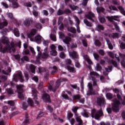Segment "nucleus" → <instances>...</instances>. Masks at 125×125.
I'll return each mask as SVG.
<instances>
[{
    "mask_svg": "<svg viewBox=\"0 0 125 125\" xmlns=\"http://www.w3.org/2000/svg\"><path fill=\"white\" fill-rule=\"evenodd\" d=\"M66 81V79L63 78H61V79L58 80L56 83V86L55 87H53L52 85H50L48 86V89L49 90H51L52 91H53V92H55V91H56V89L60 86V83H62V82H65Z\"/></svg>",
    "mask_w": 125,
    "mask_h": 125,
    "instance_id": "5",
    "label": "nucleus"
},
{
    "mask_svg": "<svg viewBox=\"0 0 125 125\" xmlns=\"http://www.w3.org/2000/svg\"><path fill=\"white\" fill-rule=\"evenodd\" d=\"M119 57L120 58H122V60L121 61V65H123L124 68H125V55L124 54H122L119 53Z\"/></svg>",
    "mask_w": 125,
    "mask_h": 125,
    "instance_id": "18",
    "label": "nucleus"
},
{
    "mask_svg": "<svg viewBox=\"0 0 125 125\" xmlns=\"http://www.w3.org/2000/svg\"><path fill=\"white\" fill-rule=\"evenodd\" d=\"M57 15L60 16L62 15V14H64V10H62L59 9L58 12H57Z\"/></svg>",
    "mask_w": 125,
    "mask_h": 125,
    "instance_id": "56",
    "label": "nucleus"
},
{
    "mask_svg": "<svg viewBox=\"0 0 125 125\" xmlns=\"http://www.w3.org/2000/svg\"><path fill=\"white\" fill-rule=\"evenodd\" d=\"M109 9H110V10H115V11L118 10V9L117 8V7L112 5L109 6Z\"/></svg>",
    "mask_w": 125,
    "mask_h": 125,
    "instance_id": "61",
    "label": "nucleus"
},
{
    "mask_svg": "<svg viewBox=\"0 0 125 125\" xmlns=\"http://www.w3.org/2000/svg\"><path fill=\"white\" fill-rule=\"evenodd\" d=\"M94 44L96 46L100 47L101 46V42L98 40H95L94 41Z\"/></svg>",
    "mask_w": 125,
    "mask_h": 125,
    "instance_id": "38",
    "label": "nucleus"
},
{
    "mask_svg": "<svg viewBox=\"0 0 125 125\" xmlns=\"http://www.w3.org/2000/svg\"><path fill=\"white\" fill-rule=\"evenodd\" d=\"M24 61H29V58L27 56H24L23 58H21V60H20V62L21 63H24Z\"/></svg>",
    "mask_w": 125,
    "mask_h": 125,
    "instance_id": "37",
    "label": "nucleus"
},
{
    "mask_svg": "<svg viewBox=\"0 0 125 125\" xmlns=\"http://www.w3.org/2000/svg\"><path fill=\"white\" fill-rule=\"evenodd\" d=\"M51 69V71L50 72L51 75H55L57 72H58V69L56 66H53V67H50Z\"/></svg>",
    "mask_w": 125,
    "mask_h": 125,
    "instance_id": "19",
    "label": "nucleus"
},
{
    "mask_svg": "<svg viewBox=\"0 0 125 125\" xmlns=\"http://www.w3.org/2000/svg\"><path fill=\"white\" fill-rule=\"evenodd\" d=\"M119 16H111L108 18L109 21L110 22H113L114 20L116 21L117 18H119Z\"/></svg>",
    "mask_w": 125,
    "mask_h": 125,
    "instance_id": "30",
    "label": "nucleus"
},
{
    "mask_svg": "<svg viewBox=\"0 0 125 125\" xmlns=\"http://www.w3.org/2000/svg\"><path fill=\"white\" fill-rule=\"evenodd\" d=\"M113 92L114 93L117 94V100L119 101H123V99L122 98V96L121 95H123L122 93V90L118 89V88H114L113 89Z\"/></svg>",
    "mask_w": 125,
    "mask_h": 125,
    "instance_id": "9",
    "label": "nucleus"
},
{
    "mask_svg": "<svg viewBox=\"0 0 125 125\" xmlns=\"http://www.w3.org/2000/svg\"><path fill=\"white\" fill-rule=\"evenodd\" d=\"M96 10L98 13H101V12H104V11H105V9L103 7H98L96 8Z\"/></svg>",
    "mask_w": 125,
    "mask_h": 125,
    "instance_id": "31",
    "label": "nucleus"
},
{
    "mask_svg": "<svg viewBox=\"0 0 125 125\" xmlns=\"http://www.w3.org/2000/svg\"><path fill=\"white\" fill-rule=\"evenodd\" d=\"M13 33L16 37H19L20 36V33L17 28L14 29Z\"/></svg>",
    "mask_w": 125,
    "mask_h": 125,
    "instance_id": "32",
    "label": "nucleus"
},
{
    "mask_svg": "<svg viewBox=\"0 0 125 125\" xmlns=\"http://www.w3.org/2000/svg\"><path fill=\"white\" fill-rule=\"evenodd\" d=\"M22 53L23 55L29 54V53H30V51L27 49H24Z\"/></svg>",
    "mask_w": 125,
    "mask_h": 125,
    "instance_id": "58",
    "label": "nucleus"
},
{
    "mask_svg": "<svg viewBox=\"0 0 125 125\" xmlns=\"http://www.w3.org/2000/svg\"><path fill=\"white\" fill-rule=\"evenodd\" d=\"M114 25L116 31L119 33H122V30L120 28V27L116 23H114Z\"/></svg>",
    "mask_w": 125,
    "mask_h": 125,
    "instance_id": "47",
    "label": "nucleus"
},
{
    "mask_svg": "<svg viewBox=\"0 0 125 125\" xmlns=\"http://www.w3.org/2000/svg\"><path fill=\"white\" fill-rule=\"evenodd\" d=\"M102 115H103V112L101 109L97 112H96V109H95L91 110V116L92 118H95L96 120H99Z\"/></svg>",
    "mask_w": 125,
    "mask_h": 125,
    "instance_id": "4",
    "label": "nucleus"
},
{
    "mask_svg": "<svg viewBox=\"0 0 125 125\" xmlns=\"http://www.w3.org/2000/svg\"><path fill=\"white\" fill-rule=\"evenodd\" d=\"M112 69H113V67L112 66H109L108 67V68L105 67V71H104L103 73L104 76H108V73L112 71Z\"/></svg>",
    "mask_w": 125,
    "mask_h": 125,
    "instance_id": "21",
    "label": "nucleus"
},
{
    "mask_svg": "<svg viewBox=\"0 0 125 125\" xmlns=\"http://www.w3.org/2000/svg\"><path fill=\"white\" fill-rule=\"evenodd\" d=\"M83 22L84 24H85L86 26H87V27H92L93 26L92 23L89 22L87 19H84Z\"/></svg>",
    "mask_w": 125,
    "mask_h": 125,
    "instance_id": "28",
    "label": "nucleus"
},
{
    "mask_svg": "<svg viewBox=\"0 0 125 125\" xmlns=\"http://www.w3.org/2000/svg\"><path fill=\"white\" fill-rule=\"evenodd\" d=\"M42 37L41 35H38L35 37V41L37 43H41L42 42Z\"/></svg>",
    "mask_w": 125,
    "mask_h": 125,
    "instance_id": "23",
    "label": "nucleus"
},
{
    "mask_svg": "<svg viewBox=\"0 0 125 125\" xmlns=\"http://www.w3.org/2000/svg\"><path fill=\"white\" fill-rule=\"evenodd\" d=\"M60 57H61V58H62L63 59L66 57V55H65V53L64 52H62L60 54Z\"/></svg>",
    "mask_w": 125,
    "mask_h": 125,
    "instance_id": "62",
    "label": "nucleus"
},
{
    "mask_svg": "<svg viewBox=\"0 0 125 125\" xmlns=\"http://www.w3.org/2000/svg\"><path fill=\"white\" fill-rule=\"evenodd\" d=\"M69 6L70 7V8H71V9H72V10H76V9H77V8H78L77 6H76L74 5L69 4Z\"/></svg>",
    "mask_w": 125,
    "mask_h": 125,
    "instance_id": "57",
    "label": "nucleus"
},
{
    "mask_svg": "<svg viewBox=\"0 0 125 125\" xmlns=\"http://www.w3.org/2000/svg\"><path fill=\"white\" fill-rule=\"evenodd\" d=\"M69 56L71 57L72 59H78L79 58V54L75 51H71L69 52Z\"/></svg>",
    "mask_w": 125,
    "mask_h": 125,
    "instance_id": "13",
    "label": "nucleus"
},
{
    "mask_svg": "<svg viewBox=\"0 0 125 125\" xmlns=\"http://www.w3.org/2000/svg\"><path fill=\"white\" fill-rule=\"evenodd\" d=\"M37 51L38 52V56L37 57V61L38 62L41 61V60L42 59H46L47 57H48V54L47 53V49L46 48L44 49V52L43 53V54H42V48H41V47L38 46L37 47Z\"/></svg>",
    "mask_w": 125,
    "mask_h": 125,
    "instance_id": "2",
    "label": "nucleus"
},
{
    "mask_svg": "<svg viewBox=\"0 0 125 125\" xmlns=\"http://www.w3.org/2000/svg\"><path fill=\"white\" fill-rule=\"evenodd\" d=\"M90 76H96V77H97L99 76V74L97 73V72L95 71H90Z\"/></svg>",
    "mask_w": 125,
    "mask_h": 125,
    "instance_id": "52",
    "label": "nucleus"
},
{
    "mask_svg": "<svg viewBox=\"0 0 125 125\" xmlns=\"http://www.w3.org/2000/svg\"><path fill=\"white\" fill-rule=\"evenodd\" d=\"M118 9H119V10H120L122 14H123V15H125V9L121 6H119L118 7Z\"/></svg>",
    "mask_w": 125,
    "mask_h": 125,
    "instance_id": "41",
    "label": "nucleus"
},
{
    "mask_svg": "<svg viewBox=\"0 0 125 125\" xmlns=\"http://www.w3.org/2000/svg\"><path fill=\"white\" fill-rule=\"evenodd\" d=\"M105 41L108 45V48L109 49H113L114 48V47L113 46V44H112V43H111V42H110V40L107 38H105Z\"/></svg>",
    "mask_w": 125,
    "mask_h": 125,
    "instance_id": "25",
    "label": "nucleus"
},
{
    "mask_svg": "<svg viewBox=\"0 0 125 125\" xmlns=\"http://www.w3.org/2000/svg\"><path fill=\"white\" fill-rule=\"evenodd\" d=\"M84 58L85 59L86 61H87V63H88V64H90V65L92 64V62L91 61V60H90V59H89V58L87 55H84Z\"/></svg>",
    "mask_w": 125,
    "mask_h": 125,
    "instance_id": "36",
    "label": "nucleus"
},
{
    "mask_svg": "<svg viewBox=\"0 0 125 125\" xmlns=\"http://www.w3.org/2000/svg\"><path fill=\"white\" fill-rule=\"evenodd\" d=\"M105 96L107 99L110 100L113 98V94L110 93H108L105 95Z\"/></svg>",
    "mask_w": 125,
    "mask_h": 125,
    "instance_id": "48",
    "label": "nucleus"
},
{
    "mask_svg": "<svg viewBox=\"0 0 125 125\" xmlns=\"http://www.w3.org/2000/svg\"><path fill=\"white\" fill-rule=\"evenodd\" d=\"M74 19H75V21L76 22V26L77 27V30L78 33H81V30H80V26L79 25L81 23V21H80V19H79V18L77 17L76 16H73Z\"/></svg>",
    "mask_w": 125,
    "mask_h": 125,
    "instance_id": "12",
    "label": "nucleus"
},
{
    "mask_svg": "<svg viewBox=\"0 0 125 125\" xmlns=\"http://www.w3.org/2000/svg\"><path fill=\"white\" fill-rule=\"evenodd\" d=\"M30 124V120L28 119V114H25V120H24V123H23V125H27Z\"/></svg>",
    "mask_w": 125,
    "mask_h": 125,
    "instance_id": "33",
    "label": "nucleus"
},
{
    "mask_svg": "<svg viewBox=\"0 0 125 125\" xmlns=\"http://www.w3.org/2000/svg\"><path fill=\"white\" fill-rule=\"evenodd\" d=\"M37 33V30L36 29H32L31 30L30 32L28 34L27 37L29 39H32L34 36L36 35Z\"/></svg>",
    "mask_w": 125,
    "mask_h": 125,
    "instance_id": "20",
    "label": "nucleus"
},
{
    "mask_svg": "<svg viewBox=\"0 0 125 125\" xmlns=\"http://www.w3.org/2000/svg\"><path fill=\"white\" fill-rule=\"evenodd\" d=\"M67 69L70 71V72H76V70H75V68L71 67L70 66H67Z\"/></svg>",
    "mask_w": 125,
    "mask_h": 125,
    "instance_id": "53",
    "label": "nucleus"
},
{
    "mask_svg": "<svg viewBox=\"0 0 125 125\" xmlns=\"http://www.w3.org/2000/svg\"><path fill=\"white\" fill-rule=\"evenodd\" d=\"M6 91L8 93V94H13V90L12 89L9 88L6 89Z\"/></svg>",
    "mask_w": 125,
    "mask_h": 125,
    "instance_id": "54",
    "label": "nucleus"
},
{
    "mask_svg": "<svg viewBox=\"0 0 125 125\" xmlns=\"http://www.w3.org/2000/svg\"><path fill=\"white\" fill-rule=\"evenodd\" d=\"M50 38L53 42H56V36L55 35L51 34L50 35Z\"/></svg>",
    "mask_w": 125,
    "mask_h": 125,
    "instance_id": "44",
    "label": "nucleus"
},
{
    "mask_svg": "<svg viewBox=\"0 0 125 125\" xmlns=\"http://www.w3.org/2000/svg\"><path fill=\"white\" fill-rule=\"evenodd\" d=\"M27 103L30 106H33L34 105V102L33 101V100L31 99H28L27 100Z\"/></svg>",
    "mask_w": 125,
    "mask_h": 125,
    "instance_id": "50",
    "label": "nucleus"
},
{
    "mask_svg": "<svg viewBox=\"0 0 125 125\" xmlns=\"http://www.w3.org/2000/svg\"><path fill=\"white\" fill-rule=\"evenodd\" d=\"M42 13L45 16H48V11H47L46 10H43L42 11Z\"/></svg>",
    "mask_w": 125,
    "mask_h": 125,
    "instance_id": "63",
    "label": "nucleus"
},
{
    "mask_svg": "<svg viewBox=\"0 0 125 125\" xmlns=\"http://www.w3.org/2000/svg\"><path fill=\"white\" fill-rule=\"evenodd\" d=\"M11 72V68L8 67L7 69V71H5V70L2 71L3 74H4L5 75H9L8 73Z\"/></svg>",
    "mask_w": 125,
    "mask_h": 125,
    "instance_id": "40",
    "label": "nucleus"
},
{
    "mask_svg": "<svg viewBox=\"0 0 125 125\" xmlns=\"http://www.w3.org/2000/svg\"><path fill=\"white\" fill-rule=\"evenodd\" d=\"M62 21H63V17H60L58 19V25L62 24Z\"/></svg>",
    "mask_w": 125,
    "mask_h": 125,
    "instance_id": "60",
    "label": "nucleus"
},
{
    "mask_svg": "<svg viewBox=\"0 0 125 125\" xmlns=\"http://www.w3.org/2000/svg\"><path fill=\"white\" fill-rule=\"evenodd\" d=\"M99 20L100 22H101V23H104V22H105V18H104V17H103L102 16L99 17Z\"/></svg>",
    "mask_w": 125,
    "mask_h": 125,
    "instance_id": "55",
    "label": "nucleus"
},
{
    "mask_svg": "<svg viewBox=\"0 0 125 125\" xmlns=\"http://www.w3.org/2000/svg\"><path fill=\"white\" fill-rule=\"evenodd\" d=\"M10 2H12V4H13V6L14 8H17L18 7L19 5L18 3H17L18 0H8Z\"/></svg>",
    "mask_w": 125,
    "mask_h": 125,
    "instance_id": "22",
    "label": "nucleus"
},
{
    "mask_svg": "<svg viewBox=\"0 0 125 125\" xmlns=\"http://www.w3.org/2000/svg\"><path fill=\"white\" fill-rule=\"evenodd\" d=\"M76 121L78 123V125H83V120L81 119V117H77L76 118Z\"/></svg>",
    "mask_w": 125,
    "mask_h": 125,
    "instance_id": "39",
    "label": "nucleus"
},
{
    "mask_svg": "<svg viewBox=\"0 0 125 125\" xmlns=\"http://www.w3.org/2000/svg\"><path fill=\"white\" fill-rule=\"evenodd\" d=\"M67 30L68 32H70L73 34H76L77 33V30H76V28L74 27H68L67 28Z\"/></svg>",
    "mask_w": 125,
    "mask_h": 125,
    "instance_id": "27",
    "label": "nucleus"
},
{
    "mask_svg": "<svg viewBox=\"0 0 125 125\" xmlns=\"http://www.w3.org/2000/svg\"><path fill=\"white\" fill-rule=\"evenodd\" d=\"M88 87L89 90L87 91L86 95L90 96V95H94L95 94V91L93 90V87H92V83H88Z\"/></svg>",
    "mask_w": 125,
    "mask_h": 125,
    "instance_id": "7",
    "label": "nucleus"
},
{
    "mask_svg": "<svg viewBox=\"0 0 125 125\" xmlns=\"http://www.w3.org/2000/svg\"><path fill=\"white\" fill-rule=\"evenodd\" d=\"M35 28L37 30H42V25L41 23H37L35 25Z\"/></svg>",
    "mask_w": 125,
    "mask_h": 125,
    "instance_id": "29",
    "label": "nucleus"
},
{
    "mask_svg": "<svg viewBox=\"0 0 125 125\" xmlns=\"http://www.w3.org/2000/svg\"><path fill=\"white\" fill-rule=\"evenodd\" d=\"M96 30H97V31H100L101 30L103 31L104 30V27H103L102 25L98 24L96 26Z\"/></svg>",
    "mask_w": 125,
    "mask_h": 125,
    "instance_id": "35",
    "label": "nucleus"
},
{
    "mask_svg": "<svg viewBox=\"0 0 125 125\" xmlns=\"http://www.w3.org/2000/svg\"><path fill=\"white\" fill-rule=\"evenodd\" d=\"M72 117H73V113L72 112L68 113L67 115V120H70Z\"/></svg>",
    "mask_w": 125,
    "mask_h": 125,
    "instance_id": "64",
    "label": "nucleus"
},
{
    "mask_svg": "<svg viewBox=\"0 0 125 125\" xmlns=\"http://www.w3.org/2000/svg\"><path fill=\"white\" fill-rule=\"evenodd\" d=\"M95 69L96 70V71H101V70H102V67H101L99 63H98L97 64Z\"/></svg>",
    "mask_w": 125,
    "mask_h": 125,
    "instance_id": "49",
    "label": "nucleus"
},
{
    "mask_svg": "<svg viewBox=\"0 0 125 125\" xmlns=\"http://www.w3.org/2000/svg\"><path fill=\"white\" fill-rule=\"evenodd\" d=\"M73 99L75 100L80 99L81 98V96L80 95H75L73 96Z\"/></svg>",
    "mask_w": 125,
    "mask_h": 125,
    "instance_id": "59",
    "label": "nucleus"
},
{
    "mask_svg": "<svg viewBox=\"0 0 125 125\" xmlns=\"http://www.w3.org/2000/svg\"><path fill=\"white\" fill-rule=\"evenodd\" d=\"M122 101L118 100V99L115 98L113 100L112 109L115 113H118L120 111L119 105L121 104V102Z\"/></svg>",
    "mask_w": 125,
    "mask_h": 125,
    "instance_id": "3",
    "label": "nucleus"
},
{
    "mask_svg": "<svg viewBox=\"0 0 125 125\" xmlns=\"http://www.w3.org/2000/svg\"><path fill=\"white\" fill-rule=\"evenodd\" d=\"M71 40L72 39L71 38V37L69 36H66L65 37V39L62 40V42H63L64 43H66V44H69V42H70Z\"/></svg>",
    "mask_w": 125,
    "mask_h": 125,
    "instance_id": "24",
    "label": "nucleus"
},
{
    "mask_svg": "<svg viewBox=\"0 0 125 125\" xmlns=\"http://www.w3.org/2000/svg\"><path fill=\"white\" fill-rule=\"evenodd\" d=\"M81 114H82V115L83 117H84L85 118L89 117V113H88L87 110H84V111L82 112Z\"/></svg>",
    "mask_w": 125,
    "mask_h": 125,
    "instance_id": "26",
    "label": "nucleus"
},
{
    "mask_svg": "<svg viewBox=\"0 0 125 125\" xmlns=\"http://www.w3.org/2000/svg\"><path fill=\"white\" fill-rule=\"evenodd\" d=\"M42 98L45 102H50V97L46 93L43 94Z\"/></svg>",
    "mask_w": 125,
    "mask_h": 125,
    "instance_id": "15",
    "label": "nucleus"
},
{
    "mask_svg": "<svg viewBox=\"0 0 125 125\" xmlns=\"http://www.w3.org/2000/svg\"><path fill=\"white\" fill-rule=\"evenodd\" d=\"M8 17L10 18L11 20H13V21H16V19L14 18L13 17V14L11 13H9L7 14Z\"/></svg>",
    "mask_w": 125,
    "mask_h": 125,
    "instance_id": "43",
    "label": "nucleus"
},
{
    "mask_svg": "<svg viewBox=\"0 0 125 125\" xmlns=\"http://www.w3.org/2000/svg\"><path fill=\"white\" fill-rule=\"evenodd\" d=\"M29 68H30L32 73H33L34 74H35V71H36V66H35V65H34L33 64H31L29 66Z\"/></svg>",
    "mask_w": 125,
    "mask_h": 125,
    "instance_id": "42",
    "label": "nucleus"
},
{
    "mask_svg": "<svg viewBox=\"0 0 125 125\" xmlns=\"http://www.w3.org/2000/svg\"><path fill=\"white\" fill-rule=\"evenodd\" d=\"M33 22V20L32 19H27L25 20L24 21V25L26 27H30L31 26V23Z\"/></svg>",
    "mask_w": 125,
    "mask_h": 125,
    "instance_id": "17",
    "label": "nucleus"
},
{
    "mask_svg": "<svg viewBox=\"0 0 125 125\" xmlns=\"http://www.w3.org/2000/svg\"><path fill=\"white\" fill-rule=\"evenodd\" d=\"M0 42L4 44H6L7 46H11V45H10V43H9L8 38L5 36H3L1 37Z\"/></svg>",
    "mask_w": 125,
    "mask_h": 125,
    "instance_id": "10",
    "label": "nucleus"
},
{
    "mask_svg": "<svg viewBox=\"0 0 125 125\" xmlns=\"http://www.w3.org/2000/svg\"><path fill=\"white\" fill-rule=\"evenodd\" d=\"M8 23H7V22L6 21L3 22H0V30H1V29H2L3 28H4V27L7 26V24Z\"/></svg>",
    "mask_w": 125,
    "mask_h": 125,
    "instance_id": "34",
    "label": "nucleus"
},
{
    "mask_svg": "<svg viewBox=\"0 0 125 125\" xmlns=\"http://www.w3.org/2000/svg\"><path fill=\"white\" fill-rule=\"evenodd\" d=\"M85 16L86 18H87V19H89V20H91L92 22H94V20L92 19V18H94L95 17L94 14L91 12H89L88 14L85 15Z\"/></svg>",
    "mask_w": 125,
    "mask_h": 125,
    "instance_id": "14",
    "label": "nucleus"
},
{
    "mask_svg": "<svg viewBox=\"0 0 125 125\" xmlns=\"http://www.w3.org/2000/svg\"><path fill=\"white\" fill-rule=\"evenodd\" d=\"M111 37L113 39H119V33H113L111 35Z\"/></svg>",
    "mask_w": 125,
    "mask_h": 125,
    "instance_id": "46",
    "label": "nucleus"
},
{
    "mask_svg": "<svg viewBox=\"0 0 125 125\" xmlns=\"http://www.w3.org/2000/svg\"><path fill=\"white\" fill-rule=\"evenodd\" d=\"M23 85H17V88L18 92V97L21 100H23L25 95L23 94Z\"/></svg>",
    "mask_w": 125,
    "mask_h": 125,
    "instance_id": "6",
    "label": "nucleus"
},
{
    "mask_svg": "<svg viewBox=\"0 0 125 125\" xmlns=\"http://www.w3.org/2000/svg\"><path fill=\"white\" fill-rule=\"evenodd\" d=\"M18 46L19 48H21V42H19L16 43L12 42L11 46H5L3 48L2 46H0V52L4 53L7 50H12L13 52H15V47Z\"/></svg>",
    "mask_w": 125,
    "mask_h": 125,
    "instance_id": "1",
    "label": "nucleus"
},
{
    "mask_svg": "<svg viewBox=\"0 0 125 125\" xmlns=\"http://www.w3.org/2000/svg\"><path fill=\"white\" fill-rule=\"evenodd\" d=\"M97 103L99 106H102L105 103V100L103 97H99L97 99Z\"/></svg>",
    "mask_w": 125,
    "mask_h": 125,
    "instance_id": "16",
    "label": "nucleus"
},
{
    "mask_svg": "<svg viewBox=\"0 0 125 125\" xmlns=\"http://www.w3.org/2000/svg\"><path fill=\"white\" fill-rule=\"evenodd\" d=\"M6 80H7V77H6L5 76H0V81H1V83H2V82H5Z\"/></svg>",
    "mask_w": 125,
    "mask_h": 125,
    "instance_id": "45",
    "label": "nucleus"
},
{
    "mask_svg": "<svg viewBox=\"0 0 125 125\" xmlns=\"http://www.w3.org/2000/svg\"><path fill=\"white\" fill-rule=\"evenodd\" d=\"M17 79L20 80L21 83H23V82H24L23 75H22V72L21 71H18L17 72L16 75L14 78V80L16 81V82H18V81H17Z\"/></svg>",
    "mask_w": 125,
    "mask_h": 125,
    "instance_id": "8",
    "label": "nucleus"
},
{
    "mask_svg": "<svg viewBox=\"0 0 125 125\" xmlns=\"http://www.w3.org/2000/svg\"><path fill=\"white\" fill-rule=\"evenodd\" d=\"M32 93H33V100L35 101V104L38 105L39 104V102L37 100L38 99V91L36 89L32 88Z\"/></svg>",
    "mask_w": 125,
    "mask_h": 125,
    "instance_id": "11",
    "label": "nucleus"
},
{
    "mask_svg": "<svg viewBox=\"0 0 125 125\" xmlns=\"http://www.w3.org/2000/svg\"><path fill=\"white\" fill-rule=\"evenodd\" d=\"M50 54L52 56H56L57 55V51H56V50H51Z\"/></svg>",
    "mask_w": 125,
    "mask_h": 125,
    "instance_id": "51",
    "label": "nucleus"
}]
</instances>
